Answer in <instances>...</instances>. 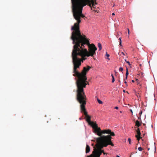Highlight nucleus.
Here are the masks:
<instances>
[{
    "label": "nucleus",
    "instance_id": "20",
    "mask_svg": "<svg viewBox=\"0 0 157 157\" xmlns=\"http://www.w3.org/2000/svg\"><path fill=\"white\" fill-rule=\"evenodd\" d=\"M124 83L126 84V86H128V84H127V82L126 81H124Z\"/></svg>",
    "mask_w": 157,
    "mask_h": 157
},
{
    "label": "nucleus",
    "instance_id": "1",
    "mask_svg": "<svg viewBox=\"0 0 157 157\" xmlns=\"http://www.w3.org/2000/svg\"><path fill=\"white\" fill-rule=\"evenodd\" d=\"M95 127L94 128H93V132L100 136L97 138V140L99 143L100 147L102 148L103 147H106L109 144H111L112 146H113V144L111 142V139L112 138L110 135H102L103 134L109 133L110 132V130L104 129L101 130L100 128L98 127V125L96 124Z\"/></svg>",
    "mask_w": 157,
    "mask_h": 157
},
{
    "label": "nucleus",
    "instance_id": "38",
    "mask_svg": "<svg viewBox=\"0 0 157 157\" xmlns=\"http://www.w3.org/2000/svg\"><path fill=\"white\" fill-rule=\"evenodd\" d=\"M130 157H131V156H130Z\"/></svg>",
    "mask_w": 157,
    "mask_h": 157
},
{
    "label": "nucleus",
    "instance_id": "37",
    "mask_svg": "<svg viewBox=\"0 0 157 157\" xmlns=\"http://www.w3.org/2000/svg\"><path fill=\"white\" fill-rule=\"evenodd\" d=\"M144 124V125H145V124Z\"/></svg>",
    "mask_w": 157,
    "mask_h": 157
},
{
    "label": "nucleus",
    "instance_id": "21",
    "mask_svg": "<svg viewBox=\"0 0 157 157\" xmlns=\"http://www.w3.org/2000/svg\"><path fill=\"white\" fill-rule=\"evenodd\" d=\"M115 109H118V107H117V106H116L115 107Z\"/></svg>",
    "mask_w": 157,
    "mask_h": 157
},
{
    "label": "nucleus",
    "instance_id": "19",
    "mask_svg": "<svg viewBox=\"0 0 157 157\" xmlns=\"http://www.w3.org/2000/svg\"><path fill=\"white\" fill-rule=\"evenodd\" d=\"M105 56H107L108 57L109 56V54H108L107 52H106Z\"/></svg>",
    "mask_w": 157,
    "mask_h": 157
},
{
    "label": "nucleus",
    "instance_id": "12",
    "mask_svg": "<svg viewBox=\"0 0 157 157\" xmlns=\"http://www.w3.org/2000/svg\"><path fill=\"white\" fill-rule=\"evenodd\" d=\"M128 74L129 73H128V68H126V73L125 74V75H126V77H128Z\"/></svg>",
    "mask_w": 157,
    "mask_h": 157
},
{
    "label": "nucleus",
    "instance_id": "32",
    "mask_svg": "<svg viewBox=\"0 0 157 157\" xmlns=\"http://www.w3.org/2000/svg\"><path fill=\"white\" fill-rule=\"evenodd\" d=\"M79 120H81L82 119V118H81L80 117V118H79Z\"/></svg>",
    "mask_w": 157,
    "mask_h": 157
},
{
    "label": "nucleus",
    "instance_id": "30",
    "mask_svg": "<svg viewBox=\"0 0 157 157\" xmlns=\"http://www.w3.org/2000/svg\"><path fill=\"white\" fill-rule=\"evenodd\" d=\"M138 119H140V117H138Z\"/></svg>",
    "mask_w": 157,
    "mask_h": 157
},
{
    "label": "nucleus",
    "instance_id": "26",
    "mask_svg": "<svg viewBox=\"0 0 157 157\" xmlns=\"http://www.w3.org/2000/svg\"><path fill=\"white\" fill-rule=\"evenodd\" d=\"M128 29V34H129L130 33V32H129V30Z\"/></svg>",
    "mask_w": 157,
    "mask_h": 157
},
{
    "label": "nucleus",
    "instance_id": "27",
    "mask_svg": "<svg viewBox=\"0 0 157 157\" xmlns=\"http://www.w3.org/2000/svg\"><path fill=\"white\" fill-rule=\"evenodd\" d=\"M130 111L132 113V109L130 110Z\"/></svg>",
    "mask_w": 157,
    "mask_h": 157
},
{
    "label": "nucleus",
    "instance_id": "6",
    "mask_svg": "<svg viewBox=\"0 0 157 157\" xmlns=\"http://www.w3.org/2000/svg\"><path fill=\"white\" fill-rule=\"evenodd\" d=\"M141 122H139L138 120H137L136 122V125L137 127H139L141 124Z\"/></svg>",
    "mask_w": 157,
    "mask_h": 157
},
{
    "label": "nucleus",
    "instance_id": "33",
    "mask_svg": "<svg viewBox=\"0 0 157 157\" xmlns=\"http://www.w3.org/2000/svg\"><path fill=\"white\" fill-rule=\"evenodd\" d=\"M119 82H120V83H121V82L120 81V80H119Z\"/></svg>",
    "mask_w": 157,
    "mask_h": 157
},
{
    "label": "nucleus",
    "instance_id": "34",
    "mask_svg": "<svg viewBox=\"0 0 157 157\" xmlns=\"http://www.w3.org/2000/svg\"><path fill=\"white\" fill-rule=\"evenodd\" d=\"M149 149H150V148H148V150H149Z\"/></svg>",
    "mask_w": 157,
    "mask_h": 157
},
{
    "label": "nucleus",
    "instance_id": "2",
    "mask_svg": "<svg viewBox=\"0 0 157 157\" xmlns=\"http://www.w3.org/2000/svg\"><path fill=\"white\" fill-rule=\"evenodd\" d=\"M73 13H82L83 8L87 4L91 7L90 0H71Z\"/></svg>",
    "mask_w": 157,
    "mask_h": 157
},
{
    "label": "nucleus",
    "instance_id": "18",
    "mask_svg": "<svg viewBox=\"0 0 157 157\" xmlns=\"http://www.w3.org/2000/svg\"><path fill=\"white\" fill-rule=\"evenodd\" d=\"M126 63H128L129 66H130L131 65V64L128 61H126Z\"/></svg>",
    "mask_w": 157,
    "mask_h": 157
},
{
    "label": "nucleus",
    "instance_id": "11",
    "mask_svg": "<svg viewBox=\"0 0 157 157\" xmlns=\"http://www.w3.org/2000/svg\"><path fill=\"white\" fill-rule=\"evenodd\" d=\"M119 45H120L121 46H122V44H121V43H122V41H121V38L120 37L119 38Z\"/></svg>",
    "mask_w": 157,
    "mask_h": 157
},
{
    "label": "nucleus",
    "instance_id": "22",
    "mask_svg": "<svg viewBox=\"0 0 157 157\" xmlns=\"http://www.w3.org/2000/svg\"><path fill=\"white\" fill-rule=\"evenodd\" d=\"M127 78H128V77H126H126L125 78H124V81H125L126 79H127Z\"/></svg>",
    "mask_w": 157,
    "mask_h": 157
},
{
    "label": "nucleus",
    "instance_id": "25",
    "mask_svg": "<svg viewBox=\"0 0 157 157\" xmlns=\"http://www.w3.org/2000/svg\"><path fill=\"white\" fill-rule=\"evenodd\" d=\"M112 15L113 16L114 15H115V13H112Z\"/></svg>",
    "mask_w": 157,
    "mask_h": 157
},
{
    "label": "nucleus",
    "instance_id": "17",
    "mask_svg": "<svg viewBox=\"0 0 157 157\" xmlns=\"http://www.w3.org/2000/svg\"><path fill=\"white\" fill-rule=\"evenodd\" d=\"M142 111H140V113H139V115L141 116V115L142 114Z\"/></svg>",
    "mask_w": 157,
    "mask_h": 157
},
{
    "label": "nucleus",
    "instance_id": "4",
    "mask_svg": "<svg viewBox=\"0 0 157 157\" xmlns=\"http://www.w3.org/2000/svg\"><path fill=\"white\" fill-rule=\"evenodd\" d=\"M137 135L135 136L137 138V140L139 142L140 139L141 138V133L140 131L139 128H138L137 131Z\"/></svg>",
    "mask_w": 157,
    "mask_h": 157
},
{
    "label": "nucleus",
    "instance_id": "13",
    "mask_svg": "<svg viewBox=\"0 0 157 157\" xmlns=\"http://www.w3.org/2000/svg\"><path fill=\"white\" fill-rule=\"evenodd\" d=\"M128 141L129 144H132L131 140L130 138H128Z\"/></svg>",
    "mask_w": 157,
    "mask_h": 157
},
{
    "label": "nucleus",
    "instance_id": "8",
    "mask_svg": "<svg viewBox=\"0 0 157 157\" xmlns=\"http://www.w3.org/2000/svg\"><path fill=\"white\" fill-rule=\"evenodd\" d=\"M97 101H98V102L99 104H102L103 103L102 101H101L98 98H97Z\"/></svg>",
    "mask_w": 157,
    "mask_h": 157
},
{
    "label": "nucleus",
    "instance_id": "28",
    "mask_svg": "<svg viewBox=\"0 0 157 157\" xmlns=\"http://www.w3.org/2000/svg\"><path fill=\"white\" fill-rule=\"evenodd\" d=\"M132 82H135V81L133 80H132Z\"/></svg>",
    "mask_w": 157,
    "mask_h": 157
},
{
    "label": "nucleus",
    "instance_id": "5",
    "mask_svg": "<svg viewBox=\"0 0 157 157\" xmlns=\"http://www.w3.org/2000/svg\"><path fill=\"white\" fill-rule=\"evenodd\" d=\"M90 151V147L88 145H86V153H89Z\"/></svg>",
    "mask_w": 157,
    "mask_h": 157
},
{
    "label": "nucleus",
    "instance_id": "3",
    "mask_svg": "<svg viewBox=\"0 0 157 157\" xmlns=\"http://www.w3.org/2000/svg\"><path fill=\"white\" fill-rule=\"evenodd\" d=\"M102 153H103L104 155L105 154V153L101 149H99L95 151L94 154L95 156L97 157H99Z\"/></svg>",
    "mask_w": 157,
    "mask_h": 157
},
{
    "label": "nucleus",
    "instance_id": "14",
    "mask_svg": "<svg viewBox=\"0 0 157 157\" xmlns=\"http://www.w3.org/2000/svg\"><path fill=\"white\" fill-rule=\"evenodd\" d=\"M138 150L139 151H141L142 150H143V148L142 147H139L138 148Z\"/></svg>",
    "mask_w": 157,
    "mask_h": 157
},
{
    "label": "nucleus",
    "instance_id": "23",
    "mask_svg": "<svg viewBox=\"0 0 157 157\" xmlns=\"http://www.w3.org/2000/svg\"><path fill=\"white\" fill-rule=\"evenodd\" d=\"M94 6H95L94 4V3H93V4H92V6H93V8H94Z\"/></svg>",
    "mask_w": 157,
    "mask_h": 157
},
{
    "label": "nucleus",
    "instance_id": "15",
    "mask_svg": "<svg viewBox=\"0 0 157 157\" xmlns=\"http://www.w3.org/2000/svg\"><path fill=\"white\" fill-rule=\"evenodd\" d=\"M123 70V69L122 67H120L119 69V71H122Z\"/></svg>",
    "mask_w": 157,
    "mask_h": 157
},
{
    "label": "nucleus",
    "instance_id": "10",
    "mask_svg": "<svg viewBox=\"0 0 157 157\" xmlns=\"http://www.w3.org/2000/svg\"><path fill=\"white\" fill-rule=\"evenodd\" d=\"M111 76L112 78V82H114L115 81V79H114V76L113 74L111 75Z\"/></svg>",
    "mask_w": 157,
    "mask_h": 157
},
{
    "label": "nucleus",
    "instance_id": "16",
    "mask_svg": "<svg viewBox=\"0 0 157 157\" xmlns=\"http://www.w3.org/2000/svg\"><path fill=\"white\" fill-rule=\"evenodd\" d=\"M82 60H84L86 59L85 57H81Z\"/></svg>",
    "mask_w": 157,
    "mask_h": 157
},
{
    "label": "nucleus",
    "instance_id": "35",
    "mask_svg": "<svg viewBox=\"0 0 157 157\" xmlns=\"http://www.w3.org/2000/svg\"><path fill=\"white\" fill-rule=\"evenodd\" d=\"M123 91H124V92H125V90H123Z\"/></svg>",
    "mask_w": 157,
    "mask_h": 157
},
{
    "label": "nucleus",
    "instance_id": "9",
    "mask_svg": "<svg viewBox=\"0 0 157 157\" xmlns=\"http://www.w3.org/2000/svg\"><path fill=\"white\" fill-rule=\"evenodd\" d=\"M108 134H110V136H115V134H114V133L113 132H112L111 131V130H110V132Z\"/></svg>",
    "mask_w": 157,
    "mask_h": 157
},
{
    "label": "nucleus",
    "instance_id": "29",
    "mask_svg": "<svg viewBox=\"0 0 157 157\" xmlns=\"http://www.w3.org/2000/svg\"><path fill=\"white\" fill-rule=\"evenodd\" d=\"M116 157H120V156H119V155H117Z\"/></svg>",
    "mask_w": 157,
    "mask_h": 157
},
{
    "label": "nucleus",
    "instance_id": "36",
    "mask_svg": "<svg viewBox=\"0 0 157 157\" xmlns=\"http://www.w3.org/2000/svg\"><path fill=\"white\" fill-rule=\"evenodd\" d=\"M108 59H109L108 58Z\"/></svg>",
    "mask_w": 157,
    "mask_h": 157
},
{
    "label": "nucleus",
    "instance_id": "7",
    "mask_svg": "<svg viewBox=\"0 0 157 157\" xmlns=\"http://www.w3.org/2000/svg\"><path fill=\"white\" fill-rule=\"evenodd\" d=\"M98 47L99 48V50H101L102 49L101 45L100 43H98Z\"/></svg>",
    "mask_w": 157,
    "mask_h": 157
},
{
    "label": "nucleus",
    "instance_id": "31",
    "mask_svg": "<svg viewBox=\"0 0 157 157\" xmlns=\"http://www.w3.org/2000/svg\"><path fill=\"white\" fill-rule=\"evenodd\" d=\"M124 60H125V61L126 62V61H127V60H126V59H124Z\"/></svg>",
    "mask_w": 157,
    "mask_h": 157
},
{
    "label": "nucleus",
    "instance_id": "24",
    "mask_svg": "<svg viewBox=\"0 0 157 157\" xmlns=\"http://www.w3.org/2000/svg\"><path fill=\"white\" fill-rule=\"evenodd\" d=\"M121 53V54H123L124 56V55H125V54H124V53L123 52H122Z\"/></svg>",
    "mask_w": 157,
    "mask_h": 157
}]
</instances>
